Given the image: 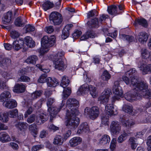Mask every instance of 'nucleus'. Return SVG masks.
<instances>
[{
    "mask_svg": "<svg viewBox=\"0 0 151 151\" xmlns=\"http://www.w3.org/2000/svg\"><path fill=\"white\" fill-rule=\"evenodd\" d=\"M78 102L75 99L69 98L66 102V107L69 109L67 111L65 118L66 123H79L80 122L79 119L75 116L78 113L77 106H78Z\"/></svg>",
    "mask_w": 151,
    "mask_h": 151,
    "instance_id": "obj_1",
    "label": "nucleus"
},
{
    "mask_svg": "<svg viewBox=\"0 0 151 151\" xmlns=\"http://www.w3.org/2000/svg\"><path fill=\"white\" fill-rule=\"evenodd\" d=\"M55 100L53 98H50L48 99L47 102V105L49 107L48 109V111L49 112L50 115V122H52V118L54 117L58 112L59 111L60 109L64 106V103H63V101L59 108L57 107H51L52 104L54 102Z\"/></svg>",
    "mask_w": 151,
    "mask_h": 151,
    "instance_id": "obj_2",
    "label": "nucleus"
},
{
    "mask_svg": "<svg viewBox=\"0 0 151 151\" xmlns=\"http://www.w3.org/2000/svg\"><path fill=\"white\" fill-rule=\"evenodd\" d=\"M23 46L24 52L27 51L28 49V36H27L24 38L20 39L19 40L14 41L12 45L13 48L16 50L18 51Z\"/></svg>",
    "mask_w": 151,
    "mask_h": 151,
    "instance_id": "obj_3",
    "label": "nucleus"
},
{
    "mask_svg": "<svg viewBox=\"0 0 151 151\" xmlns=\"http://www.w3.org/2000/svg\"><path fill=\"white\" fill-rule=\"evenodd\" d=\"M113 93L115 95L112 98V103H114L116 100H118L119 97H122L123 94L122 89L119 86V82L116 81L114 83V84L112 88Z\"/></svg>",
    "mask_w": 151,
    "mask_h": 151,
    "instance_id": "obj_4",
    "label": "nucleus"
},
{
    "mask_svg": "<svg viewBox=\"0 0 151 151\" xmlns=\"http://www.w3.org/2000/svg\"><path fill=\"white\" fill-rule=\"evenodd\" d=\"M49 19L50 22L55 26H58L61 24L63 21L61 15L56 12H52L50 14Z\"/></svg>",
    "mask_w": 151,
    "mask_h": 151,
    "instance_id": "obj_5",
    "label": "nucleus"
},
{
    "mask_svg": "<svg viewBox=\"0 0 151 151\" xmlns=\"http://www.w3.org/2000/svg\"><path fill=\"white\" fill-rule=\"evenodd\" d=\"M144 84L136 93L139 94V97L143 96L145 98L151 99V90H147L148 85L146 82Z\"/></svg>",
    "mask_w": 151,
    "mask_h": 151,
    "instance_id": "obj_6",
    "label": "nucleus"
},
{
    "mask_svg": "<svg viewBox=\"0 0 151 151\" xmlns=\"http://www.w3.org/2000/svg\"><path fill=\"white\" fill-rule=\"evenodd\" d=\"M145 81L139 82L138 80V78L137 76H134L132 78L131 80V85L134 88V91L136 93L143 86Z\"/></svg>",
    "mask_w": 151,
    "mask_h": 151,
    "instance_id": "obj_7",
    "label": "nucleus"
},
{
    "mask_svg": "<svg viewBox=\"0 0 151 151\" xmlns=\"http://www.w3.org/2000/svg\"><path fill=\"white\" fill-rule=\"evenodd\" d=\"M56 37L54 35L49 38L47 36H44L42 39V45L46 46L47 47H52L55 44Z\"/></svg>",
    "mask_w": 151,
    "mask_h": 151,
    "instance_id": "obj_8",
    "label": "nucleus"
},
{
    "mask_svg": "<svg viewBox=\"0 0 151 151\" xmlns=\"http://www.w3.org/2000/svg\"><path fill=\"white\" fill-rule=\"evenodd\" d=\"M111 94L109 88L105 89L102 93L101 95L99 97V100L103 104H106L109 101V98Z\"/></svg>",
    "mask_w": 151,
    "mask_h": 151,
    "instance_id": "obj_9",
    "label": "nucleus"
},
{
    "mask_svg": "<svg viewBox=\"0 0 151 151\" xmlns=\"http://www.w3.org/2000/svg\"><path fill=\"white\" fill-rule=\"evenodd\" d=\"M101 135L99 134L97 136V137L99 138L97 141L98 145L104 146L107 144H109L110 141L111 139L110 136L107 134H104L102 135L101 137L99 138Z\"/></svg>",
    "mask_w": 151,
    "mask_h": 151,
    "instance_id": "obj_10",
    "label": "nucleus"
},
{
    "mask_svg": "<svg viewBox=\"0 0 151 151\" xmlns=\"http://www.w3.org/2000/svg\"><path fill=\"white\" fill-rule=\"evenodd\" d=\"M139 68L143 75L151 73V64H147L145 62L142 61Z\"/></svg>",
    "mask_w": 151,
    "mask_h": 151,
    "instance_id": "obj_11",
    "label": "nucleus"
},
{
    "mask_svg": "<svg viewBox=\"0 0 151 151\" xmlns=\"http://www.w3.org/2000/svg\"><path fill=\"white\" fill-rule=\"evenodd\" d=\"M99 109L97 106L92 107L88 112L90 118L94 120L97 118L99 115Z\"/></svg>",
    "mask_w": 151,
    "mask_h": 151,
    "instance_id": "obj_12",
    "label": "nucleus"
},
{
    "mask_svg": "<svg viewBox=\"0 0 151 151\" xmlns=\"http://www.w3.org/2000/svg\"><path fill=\"white\" fill-rule=\"evenodd\" d=\"M13 18L12 11H9L5 14L2 18V22L4 24H7L11 23Z\"/></svg>",
    "mask_w": 151,
    "mask_h": 151,
    "instance_id": "obj_13",
    "label": "nucleus"
},
{
    "mask_svg": "<svg viewBox=\"0 0 151 151\" xmlns=\"http://www.w3.org/2000/svg\"><path fill=\"white\" fill-rule=\"evenodd\" d=\"M89 85L87 84H84L79 88L77 92V94L79 96L83 95L88 93L89 92Z\"/></svg>",
    "mask_w": 151,
    "mask_h": 151,
    "instance_id": "obj_14",
    "label": "nucleus"
},
{
    "mask_svg": "<svg viewBox=\"0 0 151 151\" xmlns=\"http://www.w3.org/2000/svg\"><path fill=\"white\" fill-rule=\"evenodd\" d=\"M53 61L55 65V68L59 70H63L67 67L63 59H57V60H54Z\"/></svg>",
    "mask_w": 151,
    "mask_h": 151,
    "instance_id": "obj_15",
    "label": "nucleus"
},
{
    "mask_svg": "<svg viewBox=\"0 0 151 151\" xmlns=\"http://www.w3.org/2000/svg\"><path fill=\"white\" fill-rule=\"evenodd\" d=\"M72 24H67L64 28L62 31V34L61 35L63 39H65L67 38L69 35V30L73 27Z\"/></svg>",
    "mask_w": 151,
    "mask_h": 151,
    "instance_id": "obj_16",
    "label": "nucleus"
},
{
    "mask_svg": "<svg viewBox=\"0 0 151 151\" xmlns=\"http://www.w3.org/2000/svg\"><path fill=\"white\" fill-rule=\"evenodd\" d=\"M121 126L119 123H111L110 129L112 134H118L121 131Z\"/></svg>",
    "mask_w": 151,
    "mask_h": 151,
    "instance_id": "obj_17",
    "label": "nucleus"
},
{
    "mask_svg": "<svg viewBox=\"0 0 151 151\" xmlns=\"http://www.w3.org/2000/svg\"><path fill=\"white\" fill-rule=\"evenodd\" d=\"M82 142V139L79 137H76L71 138L69 141L71 147H74L80 144Z\"/></svg>",
    "mask_w": 151,
    "mask_h": 151,
    "instance_id": "obj_18",
    "label": "nucleus"
},
{
    "mask_svg": "<svg viewBox=\"0 0 151 151\" xmlns=\"http://www.w3.org/2000/svg\"><path fill=\"white\" fill-rule=\"evenodd\" d=\"M136 93L135 94H134L130 92H127L126 93L125 95V98L128 101L130 102H132L133 100H134L137 99H139V95L138 94Z\"/></svg>",
    "mask_w": 151,
    "mask_h": 151,
    "instance_id": "obj_19",
    "label": "nucleus"
},
{
    "mask_svg": "<svg viewBox=\"0 0 151 151\" xmlns=\"http://www.w3.org/2000/svg\"><path fill=\"white\" fill-rule=\"evenodd\" d=\"M88 27L89 29L97 28L99 26V22L98 18L92 19L87 23Z\"/></svg>",
    "mask_w": 151,
    "mask_h": 151,
    "instance_id": "obj_20",
    "label": "nucleus"
},
{
    "mask_svg": "<svg viewBox=\"0 0 151 151\" xmlns=\"http://www.w3.org/2000/svg\"><path fill=\"white\" fill-rule=\"evenodd\" d=\"M11 94L10 92L4 91L0 95V101L4 102L11 97Z\"/></svg>",
    "mask_w": 151,
    "mask_h": 151,
    "instance_id": "obj_21",
    "label": "nucleus"
},
{
    "mask_svg": "<svg viewBox=\"0 0 151 151\" xmlns=\"http://www.w3.org/2000/svg\"><path fill=\"white\" fill-rule=\"evenodd\" d=\"M17 105L16 101L14 100H9L3 103V106L8 109L15 108L17 106Z\"/></svg>",
    "mask_w": 151,
    "mask_h": 151,
    "instance_id": "obj_22",
    "label": "nucleus"
},
{
    "mask_svg": "<svg viewBox=\"0 0 151 151\" xmlns=\"http://www.w3.org/2000/svg\"><path fill=\"white\" fill-rule=\"evenodd\" d=\"M148 35L145 32H140L137 37L139 41L141 43H143L146 42L148 38Z\"/></svg>",
    "mask_w": 151,
    "mask_h": 151,
    "instance_id": "obj_23",
    "label": "nucleus"
},
{
    "mask_svg": "<svg viewBox=\"0 0 151 151\" xmlns=\"http://www.w3.org/2000/svg\"><path fill=\"white\" fill-rule=\"evenodd\" d=\"M96 36V35L92 30H88L81 37V40H84L89 38H94Z\"/></svg>",
    "mask_w": 151,
    "mask_h": 151,
    "instance_id": "obj_24",
    "label": "nucleus"
},
{
    "mask_svg": "<svg viewBox=\"0 0 151 151\" xmlns=\"http://www.w3.org/2000/svg\"><path fill=\"white\" fill-rule=\"evenodd\" d=\"M85 123H81L80 125L79 128H78L77 131V133L78 134H81L84 132L86 133H88L89 132L90 129L88 125H85Z\"/></svg>",
    "mask_w": 151,
    "mask_h": 151,
    "instance_id": "obj_25",
    "label": "nucleus"
},
{
    "mask_svg": "<svg viewBox=\"0 0 151 151\" xmlns=\"http://www.w3.org/2000/svg\"><path fill=\"white\" fill-rule=\"evenodd\" d=\"M0 140L3 143L9 142L11 138L7 133L5 132L0 133Z\"/></svg>",
    "mask_w": 151,
    "mask_h": 151,
    "instance_id": "obj_26",
    "label": "nucleus"
},
{
    "mask_svg": "<svg viewBox=\"0 0 151 151\" xmlns=\"http://www.w3.org/2000/svg\"><path fill=\"white\" fill-rule=\"evenodd\" d=\"M47 84L48 87L52 88L55 87L58 83V80L55 78L52 79L51 77H49L47 79Z\"/></svg>",
    "mask_w": 151,
    "mask_h": 151,
    "instance_id": "obj_27",
    "label": "nucleus"
},
{
    "mask_svg": "<svg viewBox=\"0 0 151 151\" xmlns=\"http://www.w3.org/2000/svg\"><path fill=\"white\" fill-rule=\"evenodd\" d=\"M11 60L7 58H4L0 56V66L2 67H6L11 64Z\"/></svg>",
    "mask_w": 151,
    "mask_h": 151,
    "instance_id": "obj_28",
    "label": "nucleus"
},
{
    "mask_svg": "<svg viewBox=\"0 0 151 151\" xmlns=\"http://www.w3.org/2000/svg\"><path fill=\"white\" fill-rule=\"evenodd\" d=\"M25 89L24 85L17 83L15 86L14 91L18 93H21L24 91Z\"/></svg>",
    "mask_w": 151,
    "mask_h": 151,
    "instance_id": "obj_29",
    "label": "nucleus"
},
{
    "mask_svg": "<svg viewBox=\"0 0 151 151\" xmlns=\"http://www.w3.org/2000/svg\"><path fill=\"white\" fill-rule=\"evenodd\" d=\"M64 142L63 137L60 135H57L54 139L53 143L56 145H61Z\"/></svg>",
    "mask_w": 151,
    "mask_h": 151,
    "instance_id": "obj_30",
    "label": "nucleus"
},
{
    "mask_svg": "<svg viewBox=\"0 0 151 151\" xmlns=\"http://www.w3.org/2000/svg\"><path fill=\"white\" fill-rule=\"evenodd\" d=\"M89 91L93 98H96L97 96L98 92L95 86L91 85H89Z\"/></svg>",
    "mask_w": 151,
    "mask_h": 151,
    "instance_id": "obj_31",
    "label": "nucleus"
},
{
    "mask_svg": "<svg viewBox=\"0 0 151 151\" xmlns=\"http://www.w3.org/2000/svg\"><path fill=\"white\" fill-rule=\"evenodd\" d=\"M135 24L136 25H140L145 27H146L147 26V21L144 18L137 19L136 20Z\"/></svg>",
    "mask_w": 151,
    "mask_h": 151,
    "instance_id": "obj_32",
    "label": "nucleus"
},
{
    "mask_svg": "<svg viewBox=\"0 0 151 151\" xmlns=\"http://www.w3.org/2000/svg\"><path fill=\"white\" fill-rule=\"evenodd\" d=\"M32 134L35 137L38 133V129L35 123L31 125L29 128Z\"/></svg>",
    "mask_w": 151,
    "mask_h": 151,
    "instance_id": "obj_33",
    "label": "nucleus"
},
{
    "mask_svg": "<svg viewBox=\"0 0 151 151\" xmlns=\"http://www.w3.org/2000/svg\"><path fill=\"white\" fill-rule=\"evenodd\" d=\"M53 3L49 1H46L42 4V7L45 11L52 8L53 7Z\"/></svg>",
    "mask_w": 151,
    "mask_h": 151,
    "instance_id": "obj_34",
    "label": "nucleus"
},
{
    "mask_svg": "<svg viewBox=\"0 0 151 151\" xmlns=\"http://www.w3.org/2000/svg\"><path fill=\"white\" fill-rule=\"evenodd\" d=\"M70 83V80L66 76H63L62 78L60 84L61 86L64 88L68 86Z\"/></svg>",
    "mask_w": 151,
    "mask_h": 151,
    "instance_id": "obj_35",
    "label": "nucleus"
},
{
    "mask_svg": "<svg viewBox=\"0 0 151 151\" xmlns=\"http://www.w3.org/2000/svg\"><path fill=\"white\" fill-rule=\"evenodd\" d=\"M108 11L111 15L118 14L117 13V7L115 5H112L108 7Z\"/></svg>",
    "mask_w": 151,
    "mask_h": 151,
    "instance_id": "obj_36",
    "label": "nucleus"
},
{
    "mask_svg": "<svg viewBox=\"0 0 151 151\" xmlns=\"http://www.w3.org/2000/svg\"><path fill=\"white\" fill-rule=\"evenodd\" d=\"M111 75L107 70H104L101 76V79L104 81H108L111 78Z\"/></svg>",
    "mask_w": 151,
    "mask_h": 151,
    "instance_id": "obj_37",
    "label": "nucleus"
},
{
    "mask_svg": "<svg viewBox=\"0 0 151 151\" xmlns=\"http://www.w3.org/2000/svg\"><path fill=\"white\" fill-rule=\"evenodd\" d=\"M141 56L144 59H147L150 56V54L148 51L145 48H142L141 51Z\"/></svg>",
    "mask_w": 151,
    "mask_h": 151,
    "instance_id": "obj_38",
    "label": "nucleus"
},
{
    "mask_svg": "<svg viewBox=\"0 0 151 151\" xmlns=\"http://www.w3.org/2000/svg\"><path fill=\"white\" fill-rule=\"evenodd\" d=\"M128 136L129 133L124 132L118 137L117 139L118 142L120 143H122L127 138Z\"/></svg>",
    "mask_w": 151,
    "mask_h": 151,
    "instance_id": "obj_39",
    "label": "nucleus"
},
{
    "mask_svg": "<svg viewBox=\"0 0 151 151\" xmlns=\"http://www.w3.org/2000/svg\"><path fill=\"white\" fill-rule=\"evenodd\" d=\"M114 103H112V104H107L105 107V109L107 112V113L108 115H111L113 113V109L114 107L113 104Z\"/></svg>",
    "mask_w": 151,
    "mask_h": 151,
    "instance_id": "obj_40",
    "label": "nucleus"
},
{
    "mask_svg": "<svg viewBox=\"0 0 151 151\" xmlns=\"http://www.w3.org/2000/svg\"><path fill=\"white\" fill-rule=\"evenodd\" d=\"M71 90L70 88L68 87L64 89L63 93V97L65 99L67 98L70 94Z\"/></svg>",
    "mask_w": 151,
    "mask_h": 151,
    "instance_id": "obj_41",
    "label": "nucleus"
},
{
    "mask_svg": "<svg viewBox=\"0 0 151 151\" xmlns=\"http://www.w3.org/2000/svg\"><path fill=\"white\" fill-rule=\"evenodd\" d=\"M26 124L27 123H16L15 126L18 128V130L20 131L24 132L27 128Z\"/></svg>",
    "mask_w": 151,
    "mask_h": 151,
    "instance_id": "obj_42",
    "label": "nucleus"
},
{
    "mask_svg": "<svg viewBox=\"0 0 151 151\" xmlns=\"http://www.w3.org/2000/svg\"><path fill=\"white\" fill-rule=\"evenodd\" d=\"M137 139L134 137H131L129 139V142L133 150L135 149L137 145Z\"/></svg>",
    "mask_w": 151,
    "mask_h": 151,
    "instance_id": "obj_43",
    "label": "nucleus"
},
{
    "mask_svg": "<svg viewBox=\"0 0 151 151\" xmlns=\"http://www.w3.org/2000/svg\"><path fill=\"white\" fill-rule=\"evenodd\" d=\"M123 110L125 112L130 114L133 111V108L131 105H124L122 108Z\"/></svg>",
    "mask_w": 151,
    "mask_h": 151,
    "instance_id": "obj_44",
    "label": "nucleus"
},
{
    "mask_svg": "<svg viewBox=\"0 0 151 151\" xmlns=\"http://www.w3.org/2000/svg\"><path fill=\"white\" fill-rule=\"evenodd\" d=\"M42 92V90L37 91L33 93L31 95V97L32 99H35L41 96Z\"/></svg>",
    "mask_w": 151,
    "mask_h": 151,
    "instance_id": "obj_45",
    "label": "nucleus"
},
{
    "mask_svg": "<svg viewBox=\"0 0 151 151\" xmlns=\"http://www.w3.org/2000/svg\"><path fill=\"white\" fill-rule=\"evenodd\" d=\"M49 50V49L48 47L42 45L41 47L38 50V51L40 54V55H42L47 52Z\"/></svg>",
    "mask_w": 151,
    "mask_h": 151,
    "instance_id": "obj_46",
    "label": "nucleus"
},
{
    "mask_svg": "<svg viewBox=\"0 0 151 151\" xmlns=\"http://www.w3.org/2000/svg\"><path fill=\"white\" fill-rule=\"evenodd\" d=\"M8 114L5 113H0V120L2 122H6L8 121Z\"/></svg>",
    "mask_w": 151,
    "mask_h": 151,
    "instance_id": "obj_47",
    "label": "nucleus"
},
{
    "mask_svg": "<svg viewBox=\"0 0 151 151\" xmlns=\"http://www.w3.org/2000/svg\"><path fill=\"white\" fill-rule=\"evenodd\" d=\"M116 144V139L113 138L111 140L110 145V148L111 151H115Z\"/></svg>",
    "mask_w": 151,
    "mask_h": 151,
    "instance_id": "obj_48",
    "label": "nucleus"
},
{
    "mask_svg": "<svg viewBox=\"0 0 151 151\" xmlns=\"http://www.w3.org/2000/svg\"><path fill=\"white\" fill-rule=\"evenodd\" d=\"M120 37L123 39L124 40H126L129 42H132L134 41V40L133 37L129 35H120Z\"/></svg>",
    "mask_w": 151,
    "mask_h": 151,
    "instance_id": "obj_49",
    "label": "nucleus"
},
{
    "mask_svg": "<svg viewBox=\"0 0 151 151\" xmlns=\"http://www.w3.org/2000/svg\"><path fill=\"white\" fill-rule=\"evenodd\" d=\"M15 25L17 27H22L24 25L25 23L22 22L20 17L17 18L15 21Z\"/></svg>",
    "mask_w": 151,
    "mask_h": 151,
    "instance_id": "obj_50",
    "label": "nucleus"
},
{
    "mask_svg": "<svg viewBox=\"0 0 151 151\" xmlns=\"http://www.w3.org/2000/svg\"><path fill=\"white\" fill-rule=\"evenodd\" d=\"M78 123H67L66 126L69 129L74 130L78 127Z\"/></svg>",
    "mask_w": 151,
    "mask_h": 151,
    "instance_id": "obj_51",
    "label": "nucleus"
},
{
    "mask_svg": "<svg viewBox=\"0 0 151 151\" xmlns=\"http://www.w3.org/2000/svg\"><path fill=\"white\" fill-rule=\"evenodd\" d=\"M36 66L41 70L44 73H48L50 71V70L49 68H46L44 65H43L40 64H37L36 65Z\"/></svg>",
    "mask_w": 151,
    "mask_h": 151,
    "instance_id": "obj_52",
    "label": "nucleus"
},
{
    "mask_svg": "<svg viewBox=\"0 0 151 151\" xmlns=\"http://www.w3.org/2000/svg\"><path fill=\"white\" fill-rule=\"evenodd\" d=\"M98 15V12L95 10H92L89 11L87 13V17L88 18H90L92 17H95Z\"/></svg>",
    "mask_w": 151,
    "mask_h": 151,
    "instance_id": "obj_53",
    "label": "nucleus"
},
{
    "mask_svg": "<svg viewBox=\"0 0 151 151\" xmlns=\"http://www.w3.org/2000/svg\"><path fill=\"white\" fill-rule=\"evenodd\" d=\"M64 53L63 52H60L55 55L54 57V60H59V59H61L63 60V58L64 57Z\"/></svg>",
    "mask_w": 151,
    "mask_h": 151,
    "instance_id": "obj_54",
    "label": "nucleus"
},
{
    "mask_svg": "<svg viewBox=\"0 0 151 151\" xmlns=\"http://www.w3.org/2000/svg\"><path fill=\"white\" fill-rule=\"evenodd\" d=\"M137 72L134 68L128 71H127L126 73V75L128 76L130 78H132L136 73Z\"/></svg>",
    "mask_w": 151,
    "mask_h": 151,
    "instance_id": "obj_55",
    "label": "nucleus"
},
{
    "mask_svg": "<svg viewBox=\"0 0 151 151\" xmlns=\"http://www.w3.org/2000/svg\"><path fill=\"white\" fill-rule=\"evenodd\" d=\"M47 76L46 74H43L41 75L38 80V82L40 83H43L47 82Z\"/></svg>",
    "mask_w": 151,
    "mask_h": 151,
    "instance_id": "obj_56",
    "label": "nucleus"
},
{
    "mask_svg": "<svg viewBox=\"0 0 151 151\" xmlns=\"http://www.w3.org/2000/svg\"><path fill=\"white\" fill-rule=\"evenodd\" d=\"M18 114V110L17 109H15L13 110L9 111L8 115H9L11 117L14 118Z\"/></svg>",
    "mask_w": 151,
    "mask_h": 151,
    "instance_id": "obj_57",
    "label": "nucleus"
},
{
    "mask_svg": "<svg viewBox=\"0 0 151 151\" xmlns=\"http://www.w3.org/2000/svg\"><path fill=\"white\" fill-rule=\"evenodd\" d=\"M37 60V56L35 55H33L29 57V62L33 64H35Z\"/></svg>",
    "mask_w": 151,
    "mask_h": 151,
    "instance_id": "obj_58",
    "label": "nucleus"
},
{
    "mask_svg": "<svg viewBox=\"0 0 151 151\" xmlns=\"http://www.w3.org/2000/svg\"><path fill=\"white\" fill-rule=\"evenodd\" d=\"M52 88L48 87L46 89L45 93V95L46 97H49L52 94Z\"/></svg>",
    "mask_w": 151,
    "mask_h": 151,
    "instance_id": "obj_59",
    "label": "nucleus"
},
{
    "mask_svg": "<svg viewBox=\"0 0 151 151\" xmlns=\"http://www.w3.org/2000/svg\"><path fill=\"white\" fill-rule=\"evenodd\" d=\"M10 35L12 38L15 39L18 37L19 36L20 34L16 31L13 30L10 32Z\"/></svg>",
    "mask_w": 151,
    "mask_h": 151,
    "instance_id": "obj_60",
    "label": "nucleus"
},
{
    "mask_svg": "<svg viewBox=\"0 0 151 151\" xmlns=\"http://www.w3.org/2000/svg\"><path fill=\"white\" fill-rule=\"evenodd\" d=\"M82 32L78 30H76L72 35L73 37L75 39H77L81 35Z\"/></svg>",
    "mask_w": 151,
    "mask_h": 151,
    "instance_id": "obj_61",
    "label": "nucleus"
},
{
    "mask_svg": "<svg viewBox=\"0 0 151 151\" xmlns=\"http://www.w3.org/2000/svg\"><path fill=\"white\" fill-rule=\"evenodd\" d=\"M44 146L42 145H35L32 148V151H38L41 149L43 148Z\"/></svg>",
    "mask_w": 151,
    "mask_h": 151,
    "instance_id": "obj_62",
    "label": "nucleus"
},
{
    "mask_svg": "<svg viewBox=\"0 0 151 151\" xmlns=\"http://www.w3.org/2000/svg\"><path fill=\"white\" fill-rule=\"evenodd\" d=\"M48 128L50 131L55 132L59 129V127L54 125L53 124H51L48 126Z\"/></svg>",
    "mask_w": 151,
    "mask_h": 151,
    "instance_id": "obj_63",
    "label": "nucleus"
},
{
    "mask_svg": "<svg viewBox=\"0 0 151 151\" xmlns=\"http://www.w3.org/2000/svg\"><path fill=\"white\" fill-rule=\"evenodd\" d=\"M54 30L53 27L52 26H50L46 27L45 28V31L48 33H52Z\"/></svg>",
    "mask_w": 151,
    "mask_h": 151,
    "instance_id": "obj_64",
    "label": "nucleus"
}]
</instances>
